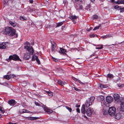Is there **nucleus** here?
Wrapping results in <instances>:
<instances>
[{
	"instance_id": "f257e3e1",
	"label": "nucleus",
	"mask_w": 124,
	"mask_h": 124,
	"mask_svg": "<svg viewBox=\"0 0 124 124\" xmlns=\"http://www.w3.org/2000/svg\"><path fill=\"white\" fill-rule=\"evenodd\" d=\"M16 30L10 27L7 26L4 27L2 30V33L5 35H8V36L13 37L15 35V37L16 38L18 36L17 33H16Z\"/></svg>"
},
{
	"instance_id": "f03ea898",
	"label": "nucleus",
	"mask_w": 124,
	"mask_h": 124,
	"mask_svg": "<svg viewBox=\"0 0 124 124\" xmlns=\"http://www.w3.org/2000/svg\"><path fill=\"white\" fill-rule=\"evenodd\" d=\"M11 60L15 61L18 60H21L19 59V57L16 55H10L8 58L6 59V61L8 62H9Z\"/></svg>"
},
{
	"instance_id": "7ed1b4c3",
	"label": "nucleus",
	"mask_w": 124,
	"mask_h": 124,
	"mask_svg": "<svg viewBox=\"0 0 124 124\" xmlns=\"http://www.w3.org/2000/svg\"><path fill=\"white\" fill-rule=\"evenodd\" d=\"M95 99V97L93 96L91 97L86 100L85 102V106L87 107H89L90 105H91L94 100Z\"/></svg>"
},
{
	"instance_id": "20e7f679",
	"label": "nucleus",
	"mask_w": 124,
	"mask_h": 124,
	"mask_svg": "<svg viewBox=\"0 0 124 124\" xmlns=\"http://www.w3.org/2000/svg\"><path fill=\"white\" fill-rule=\"evenodd\" d=\"M116 109L114 107H111L109 108L108 112L109 115L111 116H114L116 113Z\"/></svg>"
},
{
	"instance_id": "39448f33",
	"label": "nucleus",
	"mask_w": 124,
	"mask_h": 124,
	"mask_svg": "<svg viewBox=\"0 0 124 124\" xmlns=\"http://www.w3.org/2000/svg\"><path fill=\"white\" fill-rule=\"evenodd\" d=\"M24 48L28 51L30 54L31 55L33 54L34 53V50L32 46H24Z\"/></svg>"
},
{
	"instance_id": "423d86ee",
	"label": "nucleus",
	"mask_w": 124,
	"mask_h": 124,
	"mask_svg": "<svg viewBox=\"0 0 124 124\" xmlns=\"http://www.w3.org/2000/svg\"><path fill=\"white\" fill-rule=\"evenodd\" d=\"M43 107L44 111L47 114H50L53 112V111L52 110L49 109L44 105L43 106Z\"/></svg>"
},
{
	"instance_id": "0eeeda50",
	"label": "nucleus",
	"mask_w": 124,
	"mask_h": 124,
	"mask_svg": "<svg viewBox=\"0 0 124 124\" xmlns=\"http://www.w3.org/2000/svg\"><path fill=\"white\" fill-rule=\"evenodd\" d=\"M114 99L115 101L117 102H119V100L120 99V95L117 93L113 95Z\"/></svg>"
},
{
	"instance_id": "6e6552de",
	"label": "nucleus",
	"mask_w": 124,
	"mask_h": 124,
	"mask_svg": "<svg viewBox=\"0 0 124 124\" xmlns=\"http://www.w3.org/2000/svg\"><path fill=\"white\" fill-rule=\"evenodd\" d=\"M111 1L112 3L114 2L116 4H124V0H118L117 1H115L114 0H111Z\"/></svg>"
},
{
	"instance_id": "1a4fd4ad",
	"label": "nucleus",
	"mask_w": 124,
	"mask_h": 124,
	"mask_svg": "<svg viewBox=\"0 0 124 124\" xmlns=\"http://www.w3.org/2000/svg\"><path fill=\"white\" fill-rule=\"evenodd\" d=\"M15 76L14 74H11L9 75H5L4 76V78L6 79L7 80H9L10 79V78H14L15 77Z\"/></svg>"
},
{
	"instance_id": "9d476101",
	"label": "nucleus",
	"mask_w": 124,
	"mask_h": 124,
	"mask_svg": "<svg viewBox=\"0 0 124 124\" xmlns=\"http://www.w3.org/2000/svg\"><path fill=\"white\" fill-rule=\"evenodd\" d=\"M86 112L88 116H91L92 115V109L90 108L87 109Z\"/></svg>"
},
{
	"instance_id": "9b49d317",
	"label": "nucleus",
	"mask_w": 124,
	"mask_h": 124,
	"mask_svg": "<svg viewBox=\"0 0 124 124\" xmlns=\"http://www.w3.org/2000/svg\"><path fill=\"white\" fill-rule=\"evenodd\" d=\"M106 100L108 102L111 103L113 101V97L111 96H107L106 97Z\"/></svg>"
},
{
	"instance_id": "f8f14e48",
	"label": "nucleus",
	"mask_w": 124,
	"mask_h": 124,
	"mask_svg": "<svg viewBox=\"0 0 124 124\" xmlns=\"http://www.w3.org/2000/svg\"><path fill=\"white\" fill-rule=\"evenodd\" d=\"M30 54L27 52L25 53L23 57V59L26 60H28L30 58Z\"/></svg>"
},
{
	"instance_id": "ddd939ff",
	"label": "nucleus",
	"mask_w": 124,
	"mask_h": 124,
	"mask_svg": "<svg viewBox=\"0 0 124 124\" xmlns=\"http://www.w3.org/2000/svg\"><path fill=\"white\" fill-rule=\"evenodd\" d=\"M15 101L14 100H10L8 101V103L10 105H13L15 104Z\"/></svg>"
},
{
	"instance_id": "4468645a",
	"label": "nucleus",
	"mask_w": 124,
	"mask_h": 124,
	"mask_svg": "<svg viewBox=\"0 0 124 124\" xmlns=\"http://www.w3.org/2000/svg\"><path fill=\"white\" fill-rule=\"evenodd\" d=\"M85 108V105L83 104L81 108V113L83 114H85L86 112Z\"/></svg>"
},
{
	"instance_id": "2eb2a0df",
	"label": "nucleus",
	"mask_w": 124,
	"mask_h": 124,
	"mask_svg": "<svg viewBox=\"0 0 124 124\" xmlns=\"http://www.w3.org/2000/svg\"><path fill=\"white\" fill-rule=\"evenodd\" d=\"M71 18L72 21L74 23H75L76 22L74 20L77 19L78 18V17L75 16H71Z\"/></svg>"
},
{
	"instance_id": "dca6fc26",
	"label": "nucleus",
	"mask_w": 124,
	"mask_h": 124,
	"mask_svg": "<svg viewBox=\"0 0 124 124\" xmlns=\"http://www.w3.org/2000/svg\"><path fill=\"white\" fill-rule=\"evenodd\" d=\"M51 44H52L51 46V49L52 52H54L55 51V49L56 47V44L55 43H54L53 44L51 42Z\"/></svg>"
},
{
	"instance_id": "f3484780",
	"label": "nucleus",
	"mask_w": 124,
	"mask_h": 124,
	"mask_svg": "<svg viewBox=\"0 0 124 124\" xmlns=\"http://www.w3.org/2000/svg\"><path fill=\"white\" fill-rule=\"evenodd\" d=\"M60 53L62 54H65V52H66V50L62 48H60Z\"/></svg>"
},
{
	"instance_id": "a211bd4d",
	"label": "nucleus",
	"mask_w": 124,
	"mask_h": 124,
	"mask_svg": "<svg viewBox=\"0 0 124 124\" xmlns=\"http://www.w3.org/2000/svg\"><path fill=\"white\" fill-rule=\"evenodd\" d=\"M9 23V24L13 27H15L16 25V23L14 22L10 21Z\"/></svg>"
},
{
	"instance_id": "6ab92c4d",
	"label": "nucleus",
	"mask_w": 124,
	"mask_h": 124,
	"mask_svg": "<svg viewBox=\"0 0 124 124\" xmlns=\"http://www.w3.org/2000/svg\"><path fill=\"white\" fill-rule=\"evenodd\" d=\"M98 100L100 101L103 100L104 99V97L103 96H100L98 97Z\"/></svg>"
},
{
	"instance_id": "aec40b11",
	"label": "nucleus",
	"mask_w": 124,
	"mask_h": 124,
	"mask_svg": "<svg viewBox=\"0 0 124 124\" xmlns=\"http://www.w3.org/2000/svg\"><path fill=\"white\" fill-rule=\"evenodd\" d=\"M103 103L105 106H106L107 107H109V104L110 103L108 102L106 100V101L104 100V101Z\"/></svg>"
},
{
	"instance_id": "412c9836",
	"label": "nucleus",
	"mask_w": 124,
	"mask_h": 124,
	"mask_svg": "<svg viewBox=\"0 0 124 124\" xmlns=\"http://www.w3.org/2000/svg\"><path fill=\"white\" fill-rule=\"evenodd\" d=\"M4 43L0 44V49H5L6 48V46Z\"/></svg>"
},
{
	"instance_id": "4be33fe9",
	"label": "nucleus",
	"mask_w": 124,
	"mask_h": 124,
	"mask_svg": "<svg viewBox=\"0 0 124 124\" xmlns=\"http://www.w3.org/2000/svg\"><path fill=\"white\" fill-rule=\"evenodd\" d=\"M111 36L109 34L107 35H104L101 37V38H102L103 39L108 38L111 37Z\"/></svg>"
},
{
	"instance_id": "5701e85b",
	"label": "nucleus",
	"mask_w": 124,
	"mask_h": 124,
	"mask_svg": "<svg viewBox=\"0 0 124 124\" xmlns=\"http://www.w3.org/2000/svg\"><path fill=\"white\" fill-rule=\"evenodd\" d=\"M58 83L62 86L66 84V83H64L63 81H62L61 80H58Z\"/></svg>"
},
{
	"instance_id": "b1692460",
	"label": "nucleus",
	"mask_w": 124,
	"mask_h": 124,
	"mask_svg": "<svg viewBox=\"0 0 124 124\" xmlns=\"http://www.w3.org/2000/svg\"><path fill=\"white\" fill-rule=\"evenodd\" d=\"M103 115H106L108 113V111L106 110H103L102 112Z\"/></svg>"
},
{
	"instance_id": "393cba45",
	"label": "nucleus",
	"mask_w": 124,
	"mask_h": 124,
	"mask_svg": "<svg viewBox=\"0 0 124 124\" xmlns=\"http://www.w3.org/2000/svg\"><path fill=\"white\" fill-rule=\"evenodd\" d=\"M121 110L124 112V103L121 104Z\"/></svg>"
},
{
	"instance_id": "a878e982",
	"label": "nucleus",
	"mask_w": 124,
	"mask_h": 124,
	"mask_svg": "<svg viewBox=\"0 0 124 124\" xmlns=\"http://www.w3.org/2000/svg\"><path fill=\"white\" fill-rule=\"evenodd\" d=\"M28 119L29 120H33L37 119V117H28Z\"/></svg>"
},
{
	"instance_id": "bb28decb",
	"label": "nucleus",
	"mask_w": 124,
	"mask_h": 124,
	"mask_svg": "<svg viewBox=\"0 0 124 124\" xmlns=\"http://www.w3.org/2000/svg\"><path fill=\"white\" fill-rule=\"evenodd\" d=\"M35 57L36 59V60L37 62L39 64H40V62L38 58V56H35Z\"/></svg>"
},
{
	"instance_id": "cd10ccee",
	"label": "nucleus",
	"mask_w": 124,
	"mask_h": 124,
	"mask_svg": "<svg viewBox=\"0 0 124 124\" xmlns=\"http://www.w3.org/2000/svg\"><path fill=\"white\" fill-rule=\"evenodd\" d=\"M35 104L36 105L39 106H42L43 107V106L44 105L43 104H42V103H41V104H40L39 103H38L37 102H36V101H35Z\"/></svg>"
},
{
	"instance_id": "c85d7f7f",
	"label": "nucleus",
	"mask_w": 124,
	"mask_h": 124,
	"mask_svg": "<svg viewBox=\"0 0 124 124\" xmlns=\"http://www.w3.org/2000/svg\"><path fill=\"white\" fill-rule=\"evenodd\" d=\"M98 46H99V47H96V49L100 50L102 49L103 48V45H98Z\"/></svg>"
},
{
	"instance_id": "c756f323",
	"label": "nucleus",
	"mask_w": 124,
	"mask_h": 124,
	"mask_svg": "<svg viewBox=\"0 0 124 124\" xmlns=\"http://www.w3.org/2000/svg\"><path fill=\"white\" fill-rule=\"evenodd\" d=\"M119 102H121V104L124 103V98H122L121 100L120 99L119 100Z\"/></svg>"
},
{
	"instance_id": "7c9ffc66",
	"label": "nucleus",
	"mask_w": 124,
	"mask_h": 124,
	"mask_svg": "<svg viewBox=\"0 0 124 124\" xmlns=\"http://www.w3.org/2000/svg\"><path fill=\"white\" fill-rule=\"evenodd\" d=\"M0 111L1 112V113L3 114L5 112V110L3 108L0 106Z\"/></svg>"
},
{
	"instance_id": "2f4dec72",
	"label": "nucleus",
	"mask_w": 124,
	"mask_h": 124,
	"mask_svg": "<svg viewBox=\"0 0 124 124\" xmlns=\"http://www.w3.org/2000/svg\"><path fill=\"white\" fill-rule=\"evenodd\" d=\"M20 18L21 20L23 21L26 20L27 19L26 17L23 16H21Z\"/></svg>"
},
{
	"instance_id": "473e14b6",
	"label": "nucleus",
	"mask_w": 124,
	"mask_h": 124,
	"mask_svg": "<svg viewBox=\"0 0 124 124\" xmlns=\"http://www.w3.org/2000/svg\"><path fill=\"white\" fill-rule=\"evenodd\" d=\"M63 22H62L58 23L56 25V27H58L62 25L63 23Z\"/></svg>"
},
{
	"instance_id": "72a5a7b5",
	"label": "nucleus",
	"mask_w": 124,
	"mask_h": 124,
	"mask_svg": "<svg viewBox=\"0 0 124 124\" xmlns=\"http://www.w3.org/2000/svg\"><path fill=\"white\" fill-rule=\"evenodd\" d=\"M100 87L101 88H106L107 87V86L103 84H101L100 85Z\"/></svg>"
},
{
	"instance_id": "f704fd0d",
	"label": "nucleus",
	"mask_w": 124,
	"mask_h": 124,
	"mask_svg": "<svg viewBox=\"0 0 124 124\" xmlns=\"http://www.w3.org/2000/svg\"><path fill=\"white\" fill-rule=\"evenodd\" d=\"M107 77L110 78H113V75L110 74H108L107 75Z\"/></svg>"
},
{
	"instance_id": "c9c22d12",
	"label": "nucleus",
	"mask_w": 124,
	"mask_h": 124,
	"mask_svg": "<svg viewBox=\"0 0 124 124\" xmlns=\"http://www.w3.org/2000/svg\"><path fill=\"white\" fill-rule=\"evenodd\" d=\"M65 107L70 112H71L72 111V109L71 108L69 107L68 106H65Z\"/></svg>"
},
{
	"instance_id": "e433bc0d",
	"label": "nucleus",
	"mask_w": 124,
	"mask_h": 124,
	"mask_svg": "<svg viewBox=\"0 0 124 124\" xmlns=\"http://www.w3.org/2000/svg\"><path fill=\"white\" fill-rule=\"evenodd\" d=\"M47 93L48 95L50 96H52L53 95V93L51 92H47Z\"/></svg>"
},
{
	"instance_id": "4c0bfd02",
	"label": "nucleus",
	"mask_w": 124,
	"mask_h": 124,
	"mask_svg": "<svg viewBox=\"0 0 124 124\" xmlns=\"http://www.w3.org/2000/svg\"><path fill=\"white\" fill-rule=\"evenodd\" d=\"M120 7H119L117 5H116L114 6V8L115 9H116L117 10H119Z\"/></svg>"
},
{
	"instance_id": "58836bf2",
	"label": "nucleus",
	"mask_w": 124,
	"mask_h": 124,
	"mask_svg": "<svg viewBox=\"0 0 124 124\" xmlns=\"http://www.w3.org/2000/svg\"><path fill=\"white\" fill-rule=\"evenodd\" d=\"M101 25L100 24L99 26H96L94 27V29H93V30H95L97 29H98L99 28L101 27Z\"/></svg>"
},
{
	"instance_id": "ea45409f",
	"label": "nucleus",
	"mask_w": 124,
	"mask_h": 124,
	"mask_svg": "<svg viewBox=\"0 0 124 124\" xmlns=\"http://www.w3.org/2000/svg\"><path fill=\"white\" fill-rule=\"evenodd\" d=\"M119 10L120 11V12H123L124 11V8H121L120 7L119 9Z\"/></svg>"
},
{
	"instance_id": "a19ab883",
	"label": "nucleus",
	"mask_w": 124,
	"mask_h": 124,
	"mask_svg": "<svg viewBox=\"0 0 124 124\" xmlns=\"http://www.w3.org/2000/svg\"><path fill=\"white\" fill-rule=\"evenodd\" d=\"M117 85L119 87H121L124 86V85L123 84H117Z\"/></svg>"
},
{
	"instance_id": "79ce46f5",
	"label": "nucleus",
	"mask_w": 124,
	"mask_h": 124,
	"mask_svg": "<svg viewBox=\"0 0 124 124\" xmlns=\"http://www.w3.org/2000/svg\"><path fill=\"white\" fill-rule=\"evenodd\" d=\"M92 17L94 19H97L98 18V16L96 15L93 16Z\"/></svg>"
},
{
	"instance_id": "37998d69",
	"label": "nucleus",
	"mask_w": 124,
	"mask_h": 124,
	"mask_svg": "<svg viewBox=\"0 0 124 124\" xmlns=\"http://www.w3.org/2000/svg\"><path fill=\"white\" fill-rule=\"evenodd\" d=\"M79 83L82 85H86L87 84V83H83L81 82V81H80Z\"/></svg>"
},
{
	"instance_id": "c03bdc74",
	"label": "nucleus",
	"mask_w": 124,
	"mask_h": 124,
	"mask_svg": "<svg viewBox=\"0 0 124 124\" xmlns=\"http://www.w3.org/2000/svg\"><path fill=\"white\" fill-rule=\"evenodd\" d=\"M26 112V110L23 109L22 110V111L21 112V113H25V112Z\"/></svg>"
},
{
	"instance_id": "a18cd8bd",
	"label": "nucleus",
	"mask_w": 124,
	"mask_h": 124,
	"mask_svg": "<svg viewBox=\"0 0 124 124\" xmlns=\"http://www.w3.org/2000/svg\"><path fill=\"white\" fill-rule=\"evenodd\" d=\"M120 117V116L119 114H118V115L117 114L116 115V116H115V117L116 119H119V118Z\"/></svg>"
},
{
	"instance_id": "49530a36",
	"label": "nucleus",
	"mask_w": 124,
	"mask_h": 124,
	"mask_svg": "<svg viewBox=\"0 0 124 124\" xmlns=\"http://www.w3.org/2000/svg\"><path fill=\"white\" fill-rule=\"evenodd\" d=\"M52 58L53 60L55 62H58V60H57V59H55V58H53V57H52Z\"/></svg>"
},
{
	"instance_id": "de8ad7c7",
	"label": "nucleus",
	"mask_w": 124,
	"mask_h": 124,
	"mask_svg": "<svg viewBox=\"0 0 124 124\" xmlns=\"http://www.w3.org/2000/svg\"><path fill=\"white\" fill-rule=\"evenodd\" d=\"M36 60V59L35 57V56H33L32 57V61H34Z\"/></svg>"
},
{
	"instance_id": "09e8293b",
	"label": "nucleus",
	"mask_w": 124,
	"mask_h": 124,
	"mask_svg": "<svg viewBox=\"0 0 124 124\" xmlns=\"http://www.w3.org/2000/svg\"><path fill=\"white\" fill-rule=\"evenodd\" d=\"M8 1L7 0H5L4 3V4H7L8 3Z\"/></svg>"
},
{
	"instance_id": "8fccbe9b",
	"label": "nucleus",
	"mask_w": 124,
	"mask_h": 124,
	"mask_svg": "<svg viewBox=\"0 0 124 124\" xmlns=\"http://www.w3.org/2000/svg\"><path fill=\"white\" fill-rule=\"evenodd\" d=\"M77 112H78V113H80V110L79 108H77Z\"/></svg>"
},
{
	"instance_id": "3c124183",
	"label": "nucleus",
	"mask_w": 124,
	"mask_h": 124,
	"mask_svg": "<svg viewBox=\"0 0 124 124\" xmlns=\"http://www.w3.org/2000/svg\"><path fill=\"white\" fill-rule=\"evenodd\" d=\"M90 36L91 37H93L95 36V35L94 34H93L91 35H90Z\"/></svg>"
},
{
	"instance_id": "603ef678",
	"label": "nucleus",
	"mask_w": 124,
	"mask_h": 124,
	"mask_svg": "<svg viewBox=\"0 0 124 124\" xmlns=\"http://www.w3.org/2000/svg\"><path fill=\"white\" fill-rule=\"evenodd\" d=\"M74 89L75 90H76V91H79V89H78V88H76V87H74Z\"/></svg>"
},
{
	"instance_id": "864d4df0",
	"label": "nucleus",
	"mask_w": 124,
	"mask_h": 124,
	"mask_svg": "<svg viewBox=\"0 0 124 124\" xmlns=\"http://www.w3.org/2000/svg\"><path fill=\"white\" fill-rule=\"evenodd\" d=\"M80 0H72V1L74 2H76L79 1Z\"/></svg>"
},
{
	"instance_id": "5fc2aeb1",
	"label": "nucleus",
	"mask_w": 124,
	"mask_h": 124,
	"mask_svg": "<svg viewBox=\"0 0 124 124\" xmlns=\"http://www.w3.org/2000/svg\"><path fill=\"white\" fill-rule=\"evenodd\" d=\"M82 8H83L82 6L81 5L80 6H79V9H81Z\"/></svg>"
},
{
	"instance_id": "6e6d98bb",
	"label": "nucleus",
	"mask_w": 124,
	"mask_h": 124,
	"mask_svg": "<svg viewBox=\"0 0 124 124\" xmlns=\"http://www.w3.org/2000/svg\"><path fill=\"white\" fill-rule=\"evenodd\" d=\"M21 104L22 106H23V107H24L25 106V104L24 103H22Z\"/></svg>"
},
{
	"instance_id": "4d7b16f0",
	"label": "nucleus",
	"mask_w": 124,
	"mask_h": 124,
	"mask_svg": "<svg viewBox=\"0 0 124 124\" xmlns=\"http://www.w3.org/2000/svg\"><path fill=\"white\" fill-rule=\"evenodd\" d=\"M16 123H13L11 122H9V124H16Z\"/></svg>"
},
{
	"instance_id": "13d9d810",
	"label": "nucleus",
	"mask_w": 124,
	"mask_h": 124,
	"mask_svg": "<svg viewBox=\"0 0 124 124\" xmlns=\"http://www.w3.org/2000/svg\"><path fill=\"white\" fill-rule=\"evenodd\" d=\"M30 2L31 3H32L33 2V0H29Z\"/></svg>"
},
{
	"instance_id": "bf43d9fd",
	"label": "nucleus",
	"mask_w": 124,
	"mask_h": 124,
	"mask_svg": "<svg viewBox=\"0 0 124 124\" xmlns=\"http://www.w3.org/2000/svg\"><path fill=\"white\" fill-rule=\"evenodd\" d=\"M30 112L28 110H26V112L25 113H30Z\"/></svg>"
},
{
	"instance_id": "052dcab7",
	"label": "nucleus",
	"mask_w": 124,
	"mask_h": 124,
	"mask_svg": "<svg viewBox=\"0 0 124 124\" xmlns=\"http://www.w3.org/2000/svg\"><path fill=\"white\" fill-rule=\"evenodd\" d=\"M73 79L75 81H77L78 80V79L75 78H73Z\"/></svg>"
},
{
	"instance_id": "680f3d73",
	"label": "nucleus",
	"mask_w": 124,
	"mask_h": 124,
	"mask_svg": "<svg viewBox=\"0 0 124 124\" xmlns=\"http://www.w3.org/2000/svg\"><path fill=\"white\" fill-rule=\"evenodd\" d=\"M33 86L34 87H36V85L35 84H33Z\"/></svg>"
},
{
	"instance_id": "e2e57ef3",
	"label": "nucleus",
	"mask_w": 124,
	"mask_h": 124,
	"mask_svg": "<svg viewBox=\"0 0 124 124\" xmlns=\"http://www.w3.org/2000/svg\"><path fill=\"white\" fill-rule=\"evenodd\" d=\"M80 107V105H78L77 106V105L76 106V107Z\"/></svg>"
},
{
	"instance_id": "0e129e2a",
	"label": "nucleus",
	"mask_w": 124,
	"mask_h": 124,
	"mask_svg": "<svg viewBox=\"0 0 124 124\" xmlns=\"http://www.w3.org/2000/svg\"><path fill=\"white\" fill-rule=\"evenodd\" d=\"M27 43V45H29V44H30L28 42H26Z\"/></svg>"
},
{
	"instance_id": "69168bd1",
	"label": "nucleus",
	"mask_w": 124,
	"mask_h": 124,
	"mask_svg": "<svg viewBox=\"0 0 124 124\" xmlns=\"http://www.w3.org/2000/svg\"><path fill=\"white\" fill-rule=\"evenodd\" d=\"M95 0H91L92 2H93Z\"/></svg>"
},
{
	"instance_id": "338daca9",
	"label": "nucleus",
	"mask_w": 124,
	"mask_h": 124,
	"mask_svg": "<svg viewBox=\"0 0 124 124\" xmlns=\"http://www.w3.org/2000/svg\"><path fill=\"white\" fill-rule=\"evenodd\" d=\"M2 117L1 115L0 114V118H1Z\"/></svg>"
},
{
	"instance_id": "774afa93",
	"label": "nucleus",
	"mask_w": 124,
	"mask_h": 124,
	"mask_svg": "<svg viewBox=\"0 0 124 124\" xmlns=\"http://www.w3.org/2000/svg\"><path fill=\"white\" fill-rule=\"evenodd\" d=\"M31 44H32V45H33L34 44V43H31Z\"/></svg>"
}]
</instances>
